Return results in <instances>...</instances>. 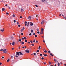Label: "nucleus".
I'll return each instance as SVG.
<instances>
[{"instance_id":"obj_1","label":"nucleus","mask_w":66,"mask_h":66,"mask_svg":"<svg viewBox=\"0 0 66 66\" xmlns=\"http://www.w3.org/2000/svg\"><path fill=\"white\" fill-rule=\"evenodd\" d=\"M3 52H4V53H6V52H7V51L6 50V49H4L3 50Z\"/></svg>"},{"instance_id":"obj_2","label":"nucleus","mask_w":66,"mask_h":66,"mask_svg":"<svg viewBox=\"0 0 66 66\" xmlns=\"http://www.w3.org/2000/svg\"><path fill=\"white\" fill-rule=\"evenodd\" d=\"M30 23V26H33V23H32V22H30L29 23Z\"/></svg>"},{"instance_id":"obj_3","label":"nucleus","mask_w":66,"mask_h":66,"mask_svg":"<svg viewBox=\"0 0 66 66\" xmlns=\"http://www.w3.org/2000/svg\"><path fill=\"white\" fill-rule=\"evenodd\" d=\"M25 51L27 52V53H29V50H26Z\"/></svg>"},{"instance_id":"obj_4","label":"nucleus","mask_w":66,"mask_h":66,"mask_svg":"<svg viewBox=\"0 0 66 66\" xmlns=\"http://www.w3.org/2000/svg\"><path fill=\"white\" fill-rule=\"evenodd\" d=\"M44 20H42V21L41 22V24H44Z\"/></svg>"},{"instance_id":"obj_5","label":"nucleus","mask_w":66,"mask_h":66,"mask_svg":"<svg viewBox=\"0 0 66 66\" xmlns=\"http://www.w3.org/2000/svg\"><path fill=\"white\" fill-rule=\"evenodd\" d=\"M16 55H18L19 56V52H17L16 53Z\"/></svg>"},{"instance_id":"obj_6","label":"nucleus","mask_w":66,"mask_h":66,"mask_svg":"<svg viewBox=\"0 0 66 66\" xmlns=\"http://www.w3.org/2000/svg\"><path fill=\"white\" fill-rule=\"evenodd\" d=\"M19 53L20 55H23V54L22 53H21V52H19Z\"/></svg>"},{"instance_id":"obj_7","label":"nucleus","mask_w":66,"mask_h":66,"mask_svg":"<svg viewBox=\"0 0 66 66\" xmlns=\"http://www.w3.org/2000/svg\"><path fill=\"white\" fill-rule=\"evenodd\" d=\"M29 25H30V22H28V23L27 26V27H29Z\"/></svg>"},{"instance_id":"obj_8","label":"nucleus","mask_w":66,"mask_h":66,"mask_svg":"<svg viewBox=\"0 0 66 66\" xmlns=\"http://www.w3.org/2000/svg\"><path fill=\"white\" fill-rule=\"evenodd\" d=\"M28 19L29 20H31V16H29L28 18Z\"/></svg>"},{"instance_id":"obj_9","label":"nucleus","mask_w":66,"mask_h":66,"mask_svg":"<svg viewBox=\"0 0 66 66\" xmlns=\"http://www.w3.org/2000/svg\"><path fill=\"white\" fill-rule=\"evenodd\" d=\"M12 45L13 46H14L15 45V42H13L12 44Z\"/></svg>"},{"instance_id":"obj_10","label":"nucleus","mask_w":66,"mask_h":66,"mask_svg":"<svg viewBox=\"0 0 66 66\" xmlns=\"http://www.w3.org/2000/svg\"><path fill=\"white\" fill-rule=\"evenodd\" d=\"M5 8H3L2 9V10L3 11H5Z\"/></svg>"},{"instance_id":"obj_11","label":"nucleus","mask_w":66,"mask_h":66,"mask_svg":"<svg viewBox=\"0 0 66 66\" xmlns=\"http://www.w3.org/2000/svg\"><path fill=\"white\" fill-rule=\"evenodd\" d=\"M4 31V29L3 30H2V29L1 30V31L2 32H3V31Z\"/></svg>"},{"instance_id":"obj_12","label":"nucleus","mask_w":66,"mask_h":66,"mask_svg":"<svg viewBox=\"0 0 66 66\" xmlns=\"http://www.w3.org/2000/svg\"><path fill=\"white\" fill-rule=\"evenodd\" d=\"M46 0H42V2H45Z\"/></svg>"},{"instance_id":"obj_13","label":"nucleus","mask_w":66,"mask_h":66,"mask_svg":"<svg viewBox=\"0 0 66 66\" xmlns=\"http://www.w3.org/2000/svg\"><path fill=\"white\" fill-rule=\"evenodd\" d=\"M12 16L13 17H15V14H13L12 15Z\"/></svg>"},{"instance_id":"obj_14","label":"nucleus","mask_w":66,"mask_h":66,"mask_svg":"<svg viewBox=\"0 0 66 66\" xmlns=\"http://www.w3.org/2000/svg\"><path fill=\"white\" fill-rule=\"evenodd\" d=\"M40 34H43V31H41V32H40Z\"/></svg>"},{"instance_id":"obj_15","label":"nucleus","mask_w":66,"mask_h":66,"mask_svg":"<svg viewBox=\"0 0 66 66\" xmlns=\"http://www.w3.org/2000/svg\"><path fill=\"white\" fill-rule=\"evenodd\" d=\"M31 33H33V30L31 29Z\"/></svg>"},{"instance_id":"obj_16","label":"nucleus","mask_w":66,"mask_h":66,"mask_svg":"<svg viewBox=\"0 0 66 66\" xmlns=\"http://www.w3.org/2000/svg\"><path fill=\"white\" fill-rule=\"evenodd\" d=\"M21 44H22V45H24V42H22V41L21 42Z\"/></svg>"},{"instance_id":"obj_17","label":"nucleus","mask_w":66,"mask_h":66,"mask_svg":"<svg viewBox=\"0 0 66 66\" xmlns=\"http://www.w3.org/2000/svg\"><path fill=\"white\" fill-rule=\"evenodd\" d=\"M21 12H23V10L21 9Z\"/></svg>"},{"instance_id":"obj_18","label":"nucleus","mask_w":66,"mask_h":66,"mask_svg":"<svg viewBox=\"0 0 66 66\" xmlns=\"http://www.w3.org/2000/svg\"><path fill=\"white\" fill-rule=\"evenodd\" d=\"M49 65H51V63L50 62H49Z\"/></svg>"},{"instance_id":"obj_19","label":"nucleus","mask_w":66,"mask_h":66,"mask_svg":"<svg viewBox=\"0 0 66 66\" xmlns=\"http://www.w3.org/2000/svg\"><path fill=\"white\" fill-rule=\"evenodd\" d=\"M24 39H27V37H24Z\"/></svg>"},{"instance_id":"obj_20","label":"nucleus","mask_w":66,"mask_h":66,"mask_svg":"<svg viewBox=\"0 0 66 66\" xmlns=\"http://www.w3.org/2000/svg\"><path fill=\"white\" fill-rule=\"evenodd\" d=\"M44 52H45V53H47V51L46 50L44 51Z\"/></svg>"},{"instance_id":"obj_21","label":"nucleus","mask_w":66,"mask_h":66,"mask_svg":"<svg viewBox=\"0 0 66 66\" xmlns=\"http://www.w3.org/2000/svg\"><path fill=\"white\" fill-rule=\"evenodd\" d=\"M3 50H3V49H1V50H0V51H3Z\"/></svg>"},{"instance_id":"obj_22","label":"nucleus","mask_w":66,"mask_h":66,"mask_svg":"<svg viewBox=\"0 0 66 66\" xmlns=\"http://www.w3.org/2000/svg\"><path fill=\"white\" fill-rule=\"evenodd\" d=\"M11 37V38L12 39H14V37Z\"/></svg>"},{"instance_id":"obj_23","label":"nucleus","mask_w":66,"mask_h":66,"mask_svg":"<svg viewBox=\"0 0 66 66\" xmlns=\"http://www.w3.org/2000/svg\"><path fill=\"white\" fill-rule=\"evenodd\" d=\"M23 31V29H22L21 30V32H22Z\"/></svg>"},{"instance_id":"obj_24","label":"nucleus","mask_w":66,"mask_h":66,"mask_svg":"<svg viewBox=\"0 0 66 66\" xmlns=\"http://www.w3.org/2000/svg\"><path fill=\"white\" fill-rule=\"evenodd\" d=\"M37 52H39V50H37Z\"/></svg>"},{"instance_id":"obj_25","label":"nucleus","mask_w":66,"mask_h":66,"mask_svg":"<svg viewBox=\"0 0 66 66\" xmlns=\"http://www.w3.org/2000/svg\"><path fill=\"white\" fill-rule=\"evenodd\" d=\"M14 21V23H15V22H16V20H14L13 21Z\"/></svg>"},{"instance_id":"obj_26","label":"nucleus","mask_w":66,"mask_h":66,"mask_svg":"<svg viewBox=\"0 0 66 66\" xmlns=\"http://www.w3.org/2000/svg\"><path fill=\"white\" fill-rule=\"evenodd\" d=\"M54 61H55V62H56V60H55V59H54Z\"/></svg>"},{"instance_id":"obj_27","label":"nucleus","mask_w":66,"mask_h":66,"mask_svg":"<svg viewBox=\"0 0 66 66\" xmlns=\"http://www.w3.org/2000/svg\"><path fill=\"white\" fill-rule=\"evenodd\" d=\"M9 61H10V59H8V60H7V62H9Z\"/></svg>"},{"instance_id":"obj_28","label":"nucleus","mask_w":66,"mask_h":66,"mask_svg":"<svg viewBox=\"0 0 66 66\" xmlns=\"http://www.w3.org/2000/svg\"><path fill=\"white\" fill-rule=\"evenodd\" d=\"M39 49H40V46H39Z\"/></svg>"},{"instance_id":"obj_29","label":"nucleus","mask_w":66,"mask_h":66,"mask_svg":"<svg viewBox=\"0 0 66 66\" xmlns=\"http://www.w3.org/2000/svg\"><path fill=\"white\" fill-rule=\"evenodd\" d=\"M25 42H26V43H27V40H25Z\"/></svg>"},{"instance_id":"obj_30","label":"nucleus","mask_w":66,"mask_h":66,"mask_svg":"<svg viewBox=\"0 0 66 66\" xmlns=\"http://www.w3.org/2000/svg\"><path fill=\"white\" fill-rule=\"evenodd\" d=\"M11 57L12 59H13L14 58V57L13 56H11Z\"/></svg>"},{"instance_id":"obj_31","label":"nucleus","mask_w":66,"mask_h":66,"mask_svg":"<svg viewBox=\"0 0 66 66\" xmlns=\"http://www.w3.org/2000/svg\"><path fill=\"white\" fill-rule=\"evenodd\" d=\"M44 56H47V54H44Z\"/></svg>"},{"instance_id":"obj_32","label":"nucleus","mask_w":66,"mask_h":66,"mask_svg":"<svg viewBox=\"0 0 66 66\" xmlns=\"http://www.w3.org/2000/svg\"><path fill=\"white\" fill-rule=\"evenodd\" d=\"M35 37H37V35H35Z\"/></svg>"},{"instance_id":"obj_33","label":"nucleus","mask_w":66,"mask_h":66,"mask_svg":"<svg viewBox=\"0 0 66 66\" xmlns=\"http://www.w3.org/2000/svg\"><path fill=\"white\" fill-rule=\"evenodd\" d=\"M34 55H36V53H34Z\"/></svg>"},{"instance_id":"obj_34","label":"nucleus","mask_w":66,"mask_h":66,"mask_svg":"<svg viewBox=\"0 0 66 66\" xmlns=\"http://www.w3.org/2000/svg\"><path fill=\"white\" fill-rule=\"evenodd\" d=\"M44 29H43V28L42 29H41V31H43Z\"/></svg>"},{"instance_id":"obj_35","label":"nucleus","mask_w":66,"mask_h":66,"mask_svg":"<svg viewBox=\"0 0 66 66\" xmlns=\"http://www.w3.org/2000/svg\"><path fill=\"white\" fill-rule=\"evenodd\" d=\"M42 54H40V56H42Z\"/></svg>"},{"instance_id":"obj_36","label":"nucleus","mask_w":66,"mask_h":66,"mask_svg":"<svg viewBox=\"0 0 66 66\" xmlns=\"http://www.w3.org/2000/svg\"><path fill=\"white\" fill-rule=\"evenodd\" d=\"M58 66H60V63H59L58 64Z\"/></svg>"},{"instance_id":"obj_37","label":"nucleus","mask_w":66,"mask_h":66,"mask_svg":"<svg viewBox=\"0 0 66 66\" xmlns=\"http://www.w3.org/2000/svg\"><path fill=\"white\" fill-rule=\"evenodd\" d=\"M21 39H19V41L20 42H21Z\"/></svg>"},{"instance_id":"obj_38","label":"nucleus","mask_w":66,"mask_h":66,"mask_svg":"<svg viewBox=\"0 0 66 66\" xmlns=\"http://www.w3.org/2000/svg\"><path fill=\"white\" fill-rule=\"evenodd\" d=\"M18 27H20V25H18Z\"/></svg>"},{"instance_id":"obj_39","label":"nucleus","mask_w":66,"mask_h":66,"mask_svg":"<svg viewBox=\"0 0 66 66\" xmlns=\"http://www.w3.org/2000/svg\"><path fill=\"white\" fill-rule=\"evenodd\" d=\"M21 35H23V33H21Z\"/></svg>"},{"instance_id":"obj_40","label":"nucleus","mask_w":66,"mask_h":66,"mask_svg":"<svg viewBox=\"0 0 66 66\" xmlns=\"http://www.w3.org/2000/svg\"><path fill=\"white\" fill-rule=\"evenodd\" d=\"M21 39L22 40H23V39H24V38L23 37Z\"/></svg>"},{"instance_id":"obj_41","label":"nucleus","mask_w":66,"mask_h":66,"mask_svg":"<svg viewBox=\"0 0 66 66\" xmlns=\"http://www.w3.org/2000/svg\"><path fill=\"white\" fill-rule=\"evenodd\" d=\"M44 57H42V58L41 59L42 60H44Z\"/></svg>"},{"instance_id":"obj_42","label":"nucleus","mask_w":66,"mask_h":66,"mask_svg":"<svg viewBox=\"0 0 66 66\" xmlns=\"http://www.w3.org/2000/svg\"><path fill=\"white\" fill-rule=\"evenodd\" d=\"M35 40H34L33 41V43H35Z\"/></svg>"},{"instance_id":"obj_43","label":"nucleus","mask_w":66,"mask_h":66,"mask_svg":"<svg viewBox=\"0 0 66 66\" xmlns=\"http://www.w3.org/2000/svg\"><path fill=\"white\" fill-rule=\"evenodd\" d=\"M36 43H38V41L37 40H36Z\"/></svg>"},{"instance_id":"obj_44","label":"nucleus","mask_w":66,"mask_h":66,"mask_svg":"<svg viewBox=\"0 0 66 66\" xmlns=\"http://www.w3.org/2000/svg\"><path fill=\"white\" fill-rule=\"evenodd\" d=\"M29 35L30 36V35H32V34H31V33H30V34H29Z\"/></svg>"},{"instance_id":"obj_45","label":"nucleus","mask_w":66,"mask_h":66,"mask_svg":"<svg viewBox=\"0 0 66 66\" xmlns=\"http://www.w3.org/2000/svg\"><path fill=\"white\" fill-rule=\"evenodd\" d=\"M25 23L27 24V21H25Z\"/></svg>"},{"instance_id":"obj_46","label":"nucleus","mask_w":66,"mask_h":66,"mask_svg":"<svg viewBox=\"0 0 66 66\" xmlns=\"http://www.w3.org/2000/svg\"><path fill=\"white\" fill-rule=\"evenodd\" d=\"M36 17H38V15H36Z\"/></svg>"},{"instance_id":"obj_47","label":"nucleus","mask_w":66,"mask_h":66,"mask_svg":"<svg viewBox=\"0 0 66 66\" xmlns=\"http://www.w3.org/2000/svg\"><path fill=\"white\" fill-rule=\"evenodd\" d=\"M5 6H7V4H6L5 5Z\"/></svg>"},{"instance_id":"obj_48","label":"nucleus","mask_w":66,"mask_h":66,"mask_svg":"<svg viewBox=\"0 0 66 66\" xmlns=\"http://www.w3.org/2000/svg\"><path fill=\"white\" fill-rule=\"evenodd\" d=\"M31 45H32V46H34V44H31Z\"/></svg>"},{"instance_id":"obj_49","label":"nucleus","mask_w":66,"mask_h":66,"mask_svg":"<svg viewBox=\"0 0 66 66\" xmlns=\"http://www.w3.org/2000/svg\"><path fill=\"white\" fill-rule=\"evenodd\" d=\"M6 14H7V15H8V14H9V13L7 12L6 13Z\"/></svg>"},{"instance_id":"obj_50","label":"nucleus","mask_w":66,"mask_h":66,"mask_svg":"<svg viewBox=\"0 0 66 66\" xmlns=\"http://www.w3.org/2000/svg\"><path fill=\"white\" fill-rule=\"evenodd\" d=\"M35 6H36V7H38V6L36 5H35Z\"/></svg>"},{"instance_id":"obj_51","label":"nucleus","mask_w":66,"mask_h":66,"mask_svg":"<svg viewBox=\"0 0 66 66\" xmlns=\"http://www.w3.org/2000/svg\"><path fill=\"white\" fill-rule=\"evenodd\" d=\"M19 24V23H18V22H17V24Z\"/></svg>"},{"instance_id":"obj_52","label":"nucleus","mask_w":66,"mask_h":66,"mask_svg":"<svg viewBox=\"0 0 66 66\" xmlns=\"http://www.w3.org/2000/svg\"><path fill=\"white\" fill-rule=\"evenodd\" d=\"M37 33H38V34H39V32L38 31L37 32Z\"/></svg>"},{"instance_id":"obj_53","label":"nucleus","mask_w":66,"mask_h":66,"mask_svg":"<svg viewBox=\"0 0 66 66\" xmlns=\"http://www.w3.org/2000/svg\"><path fill=\"white\" fill-rule=\"evenodd\" d=\"M48 53H50V52H51L50 51H48Z\"/></svg>"},{"instance_id":"obj_54","label":"nucleus","mask_w":66,"mask_h":66,"mask_svg":"<svg viewBox=\"0 0 66 66\" xmlns=\"http://www.w3.org/2000/svg\"><path fill=\"white\" fill-rule=\"evenodd\" d=\"M43 42H44V43H45V41L44 39V40H43Z\"/></svg>"},{"instance_id":"obj_55","label":"nucleus","mask_w":66,"mask_h":66,"mask_svg":"<svg viewBox=\"0 0 66 66\" xmlns=\"http://www.w3.org/2000/svg\"><path fill=\"white\" fill-rule=\"evenodd\" d=\"M63 18H65V19H66V18L65 17H64Z\"/></svg>"},{"instance_id":"obj_56","label":"nucleus","mask_w":66,"mask_h":66,"mask_svg":"<svg viewBox=\"0 0 66 66\" xmlns=\"http://www.w3.org/2000/svg\"><path fill=\"white\" fill-rule=\"evenodd\" d=\"M15 57H18V56H17V55H16V56H15Z\"/></svg>"},{"instance_id":"obj_57","label":"nucleus","mask_w":66,"mask_h":66,"mask_svg":"<svg viewBox=\"0 0 66 66\" xmlns=\"http://www.w3.org/2000/svg\"><path fill=\"white\" fill-rule=\"evenodd\" d=\"M24 29H25L24 27H23V29H23V30H24Z\"/></svg>"},{"instance_id":"obj_58","label":"nucleus","mask_w":66,"mask_h":66,"mask_svg":"<svg viewBox=\"0 0 66 66\" xmlns=\"http://www.w3.org/2000/svg\"><path fill=\"white\" fill-rule=\"evenodd\" d=\"M22 16H21L20 17V18H22Z\"/></svg>"},{"instance_id":"obj_59","label":"nucleus","mask_w":66,"mask_h":66,"mask_svg":"<svg viewBox=\"0 0 66 66\" xmlns=\"http://www.w3.org/2000/svg\"><path fill=\"white\" fill-rule=\"evenodd\" d=\"M2 59H4V57L2 56Z\"/></svg>"},{"instance_id":"obj_60","label":"nucleus","mask_w":66,"mask_h":66,"mask_svg":"<svg viewBox=\"0 0 66 66\" xmlns=\"http://www.w3.org/2000/svg\"><path fill=\"white\" fill-rule=\"evenodd\" d=\"M30 42H31V43H32V40H31Z\"/></svg>"},{"instance_id":"obj_61","label":"nucleus","mask_w":66,"mask_h":66,"mask_svg":"<svg viewBox=\"0 0 66 66\" xmlns=\"http://www.w3.org/2000/svg\"><path fill=\"white\" fill-rule=\"evenodd\" d=\"M19 49H20V47L19 46Z\"/></svg>"},{"instance_id":"obj_62","label":"nucleus","mask_w":66,"mask_h":66,"mask_svg":"<svg viewBox=\"0 0 66 66\" xmlns=\"http://www.w3.org/2000/svg\"><path fill=\"white\" fill-rule=\"evenodd\" d=\"M33 35H35V33H34L33 34Z\"/></svg>"},{"instance_id":"obj_63","label":"nucleus","mask_w":66,"mask_h":66,"mask_svg":"<svg viewBox=\"0 0 66 66\" xmlns=\"http://www.w3.org/2000/svg\"><path fill=\"white\" fill-rule=\"evenodd\" d=\"M27 24L26 23V24H25V26H27Z\"/></svg>"},{"instance_id":"obj_64","label":"nucleus","mask_w":66,"mask_h":66,"mask_svg":"<svg viewBox=\"0 0 66 66\" xmlns=\"http://www.w3.org/2000/svg\"><path fill=\"white\" fill-rule=\"evenodd\" d=\"M2 64V63L0 62V65H1Z\"/></svg>"}]
</instances>
